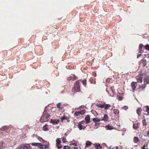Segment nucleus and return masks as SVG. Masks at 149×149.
<instances>
[{
    "instance_id": "obj_16",
    "label": "nucleus",
    "mask_w": 149,
    "mask_h": 149,
    "mask_svg": "<svg viewBox=\"0 0 149 149\" xmlns=\"http://www.w3.org/2000/svg\"><path fill=\"white\" fill-rule=\"evenodd\" d=\"M90 116L87 115L85 118V120L86 122V123L87 124L90 122Z\"/></svg>"
},
{
    "instance_id": "obj_18",
    "label": "nucleus",
    "mask_w": 149,
    "mask_h": 149,
    "mask_svg": "<svg viewBox=\"0 0 149 149\" xmlns=\"http://www.w3.org/2000/svg\"><path fill=\"white\" fill-rule=\"evenodd\" d=\"M108 120V117L107 114H105L103 119H101V120H103L104 121H107Z\"/></svg>"
},
{
    "instance_id": "obj_43",
    "label": "nucleus",
    "mask_w": 149,
    "mask_h": 149,
    "mask_svg": "<svg viewBox=\"0 0 149 149\" xmlns=\"http://www.w3.org/2000/svg\"><path fill=\"white\" fill-rule=\"evenodd\" d=\"M123 109L125 110H126L128 109V107L127 106H124L123 107Z\"/></svg>"
},
{
    "instance_id": "obj_20",
    "label": "nucleus",
    "mask_w": 149,
    "mask_h": 149,
    "mask_svg": "<svg viewBox=\"0 0 149 149\" xmlns=\"http://www.w3.org/2000/svg\"><path fill=\"white\" fill-rule=\"evenodd\" d=\"M90 81L92 84H95L96 81L95 79H94L93 78H91L90 79Z\"/></svg>"
},
{
    "instance_id": "obj_11",
    "label": "nucleus",
    "mask_w": 149,
    "mask_h": 149,
    "mask_svg": "<svg viewBox=\"0 0 149 149\" xmlns=\"http://www.w3.org/2000/svg\"><path fill=\"white\" fill-rule=\"evenodd\" d=\"M143 75L142 74L139 75L137 77L138 81L139 82H141L143 78Z\"/></svg>"
},
{
    "instance_id": "obj_59",
    "label": "nucleus",
    "mask_w": 149,
    "mask_h": 149,
    "mask_svg": "<svg viewBox=\"0 0 149 149\" xmlns=\"http://www.w3.org/2000/svg\"><path fill=\"white\" fill-rule=\"evenodd\" d=\"M148 25H149V24H148Z\"/></svg>"
},
{
    "instance_id": "obj_9",
    "label": "nucleus",
    "mask_w": 149,
    "mask_h": 149,
    "mask_svg": "<svg viewBox=\"0 0 149 149\" xmlns=\"http://www.w3.org/2000/svg\"><path fill=\"white\" fill-rule=\"evenodd\" d=\"M5 143L3 141L0 142V149H4L6 147Z\"/></svg>"
},
{
    "instance_id": "obj_34",
    "label": "nucleus",
    "mask_w": 149,
    "mask_h": 149,
    "mask_svg": "<svg viewBox=\"0 0 149 149\" xmlns=\"http://www.w3.org/2000/svg\"><path fill=\"white\" fill-rule=\"evenodd\" d=\"M63 149H70V147L68 146H65Z\"/></svg>"
},
{
    "instance_id": "obj_52",
    "label": "nucleus",
    "mask_w": 149,
    "mask_h": 149,
    "mask_svg": "<svg viewBox=\"0 0 149 149\" xmlns=\"http://www.w3.org/2000/svg\"><path fill=\"white\" fill-rule=\"evenodd\" d=\"M73 145H74V146H76L77 145V144L76 143H73Z\"/></svg>"
},
{
    "instance_id": "obj_12",
    "label": "nucleus",
    "mask_w": 149,
    "mask_h": 149,
    "mask_svg": "<svg viewBox=\"0 0 149 149\" xmlns=\"http://www.w3.org/2000/svg\"><path fill=\"white\" fill-rule=\"evenodd\" d=\"M105 105V102H103V104H98L97 103L96 104V106L98 107L101 108H104Z\"/></svg>"
},
{
    "instance_id": "obj_23",
    "label": "nucleus",
    "mask_w": 149,
    "mask_h": 149,
    "mask_svg": "<svg viewBox=\"0 0 149 149\" xmlns=\"http://www.w3.org/2000/svg\"><path fill=\"white\" fill-rule=\"evenodd\" d=\"M106 127H108V130H111L113 129V127L110 125H108L106 126Z\"/></svg>"
},
{
    "instance_id": "obj_55",
    "label": "nucleus",
    "mask_w": 149,
    "mask_h": 149,
    "mask_svg": "<svg viewBox=\"0 0 149 149\" xmlns=\"http://www.w3.org/2000/svg\"><path fill=\"white\" fill-rule=\"evenodd\" d=\"M149 115L148 113V114H146V115Z\"/></svg>"
},
{
    "instance_id": "obj_10",
    "label": "nucleus",
    "mask_w": 149,
    "mask_h": 149,
    "mask_svg": "<svg viewBox=\"0 0 149 149\" xmlns=\"http://www.w3.org/2000/svg\"><path fill=\"white\" fill-rule=\"evenodd\" d=\"M59 120H53L51 119L50 122L54 124H57L59 122Z\"/></svg>"
},
{
    "instance_id": "obj_46",
    "label": "nucleus",
    "mask_w": 149,
    "mask_h": 149,
    "mask_svg": "<svg viewBox=\"0 0 149 149\" xmlns=\"http://www.w3.org/2000/svg\"><path fill=\"white\" fill-rule=\"evenodd\" d=\"M93 76H94V77H96L97 76V74L95 72H93Z\"/></svg>"
},
{
    "instance_id": "obj_22",
    "label": "nucleus",
    "mask_w": 149,
    "mask_h": 149,
    "mask_svg": "<svg viewBox=\"0 0 149 149\" xmlns=\"http://www.w3.org/2000/svg\"><path fill=\"white\" fill-rule=\"evenodd\" d=\"M142 111V109L141 108H139L137 110V113L139 116H140L141 114V112Z\"/></svg>"
},
{
    "instance_id": "obj_7",
    "label": "nucleus",
    "mask_w": 149,
    "mask_h": 149,
    "mask_svg": "<svg viewBox=\"0 0 149 149\" xmlns=\"http://www.w3.org/2000/svg\"><path fill=\"white\" fill-rule=\"evenodd\" d=\"M77 77L74 74H71L70 77H68L67 80L69 81H70L71 80H74L77 79Z\"/></svg>"
},
{
    "instance_id": "obj_37",
    "label": "nucleus",
    "mask_w": 149,
    "mask_h": 149,
    "mask_svg": "<svg viewBox=\"0 0 149 149\" xmlns=\"http://www.w3.org/2000/svg\"><path fill=\"white\" fill-rule=\"evenodd\" d=\"M38 139L40 141L42 142L44 141V140H43L41 137H38Z\"/></svg>"
},
{
    "instance_id": "obj_24",
    "label": "nucleus",
    "mask_w": 149,
    "mask_h": 149,
    "mask_svg": "<svg viewBox=\"0 0 149 149\" xmlns=\"http://www.w3.org/2000/svg\"><path fill=\"white\" fill-rule=\"evenodd\" d=\"M91 142L88 141L86 143V146L85 147H87L88 146H91Z\"/></svg>"
},
{
    "instance_id": "obj_30",
    "label": "nucleus",
    "mask_w": 149,
    "mask_h": 149,
    "mask_svg": "<svg viewBox=\"0 0 149 149\" xmlns=\"http://www.w3.org/2000/svg\"><path fill=\"white\" fill-rule=\"evenodd\" d=\"M82 83L83 85L85 86H86V79H85L82 81Z\"/></svg>"
},
{
    "instance_id": "obj_49",
    "label": "nucleus",
    "mask_w": 149,
    "mask_h": 149,
    "mask_svg": "<svg viewBox=\"0 0 149 149\" xmlns=\"http://www.w3.org/2000/svg\"><path fill=\"white\" fill-rule=\"evenodd\" d=\"M48 145H45L44 147H45V148H47V147H48Z\"/></svg>"
},
{
    "instance_id": "obj_29",
    "label": "nucleus",
    "mask_w": 149,
    "mask_h": 149,
    "mask_svg": "<svg viewBox=\"0 0 149 149\" xmlns=\"http://www.w3.org/2000/svg\"><path fill=\"white\" fill-rule=\"evenodd\" d=\"M133 127L135 129H137V128H138V127H139L138 126V124H134L133 125Z\"/></svg>"
},
{
    "instance_id": "obj_45",
    "label": "nucleus",
    "mask_w": 149,
    "mask_h": 149,
    "mask_svg": "<svg viewBox=\"0 0 149 149\" xmlns=\"http://www.w3.org/2000/svg\"><path fill=\"white\" fill-rule=\"evenodd\" d=\"M143 46H144L142 44H141L139 45V48H140V49L142 48Z\"/></svg>"
},
{
    "instance_id": "obj_42",
    "label": "nucleus",
    "mask_w": 149,
    "mask_h": 149,
    "mask_svg": "<svg viewBox=\"0 0 149 149\" xmlns=\"http://www.w3.org/2000/svg\"><path fill=\"white\" fill-rule=\"evenodd\" d=\"M62 140L63 142L64 143H65L67 141L66 139L65 138H63Z\"/></svg>"
},
{
    "instance_id": "obj_40",
    "label": "nucleus",
    "mask_w": 149,
    "mask_h": 149,
    "mask_svg": "<svg viewBox=\"0 0 149 149\" xmlns=\"http://www.w3.org/2000/svg\"><path fill=\"white\" fill-rule=\"evenodd\" d=\"M146 110L148 113H149V106H147L146 107Z\"/></svg>"
},
{
    "instance_id": "obj_21",
    "label": "nucleus",
    "mask_w": 149,
    "mask_h": 149,
    "mask_svg": "<svg viewBox=\"0 0 149 149\" xmlns=\"http://www.w3.org/2000/svg\"><path fill=\"white\" fill-rule=\"evenodd\" d=\"M110 107H111V105L110 104H105V106H104V108L106 110H107Z\"/></svg>"
},
{
    "instance_id": "obj_8",
    "label": "nucleus",
    "mask_w": 149,
    "mask_h": 149,
    "mask_svg": "<svg viewBox=\"0 0 149 149\" xmlns=\"http://www.w3.org/2000/svg\"><path fill=\"white\" fill-rule=\"evenodd\" d=\"M61 120L62 122L64 120H66L68 122H70L69 118L68 117L65 116H62L61 118Z\"/></svg>"
},
{
    "instance_id": "obj_31",
    "label": "nucleus",
    "mask_w": 149,
    "mask_h": 149,
    "mask_svg": "<svg viewBox=\"0 0 149 149\" xmlns=\"http://www.w3.org/2000/svg\"><path fill=\"white\" fill-rule=\"evenodd\" d=\"M138 139L136 137H135L134 139V141L135 143H137L138 141Z\"/></svg>"
},
{
    "instance_id": "obj_54",
    "label": "nucleus",
    "mask_w": 149,
    "mask_h": 149,
    "mask_svg": "<svg viewBox=\"0 0 149 149\" xmlns=\"http://www.w3.org/2000/svg\"><path fill=\"white\" fill-rule=\"evenodd\" d=\"M142 74H144V75H145V74H144V73H143Z\"/></svg>"
},
{
    "instance_id": "obj_32",
    "label": "nucleus",
    "mask_w": 149,
    "mask_h": 149,
    "mask_svg": "<svg viewBox=\"0 0 149 149\" xmlns=\"http://www.w3.org/2000/svg\"><path fill=\"white\" fill-rule=\"evenodd\" d=\"M142 123L143 124V125L144 126H146L147 125V124L146 123V119L145 118L142 121Z\"/></svg>"
},
{
    "instance_id": "obj_51",
    "label": "nucleus",
    "mask_w": 149,
    "mask_h": 149,
    "mask_svg": "<svg viewBox=\"0 0 149 149\" xmlns=\"http://www.w3.org/2000/svg\"><path fill=\"white\" fill-rule=\"evenodd\" d=\"M141 54H139L138 55V56H137V58H138L140 56H141Z\"/></svg>"
},
{
    "instance_id": "obj_53",
    "label": "nucleus",
    "mask_w": 149,
    "mask_h": 149,
    "mask_svg": "<svg viewBox=\"0 0 149 149\" xmlns=\"http://www.w3.org/2000/svg\"><path fill=\"white\" fill-rule=\"evenodd\" d=\"M149 136V130L148 131V132L147 136Z\"/></svg>"
},
{
    "instance_id": "obj_5",
    "label": "nucleus",
    "mask_w": 149,
    "mask_h": 149,
    "mask_svg": "<svg viewBox=\"0 0 149 149\" xmlns=\"http://www.w3.org/2000/svg\"><path fill=\"white\" fill-rule=\"evenodd\" d=\"M56 146L58 149H61L62 148V146L61 144V141L60 138H57L56 140Z\"/></svg>"
},
{
    "instance_id": "obj_50",
    "label": "nucleus",
    "mask_w": 149,
    "mask_h": 149,
    "mask_svg": "<svg viewBox=\"0 0 149 149\" xmlns=\"http://www.w3.org/2000/svg\"><path fill=\"white\" fill-rule=\"evenodd\" d=\"M73 149H78V148L76 147H74Z\"/></svg>"
},
{
    "instance_id": "obj_56",
    "label": "nucleus",
    "mask_w": 149,
    "mask_h": 149,
    "mask_svg": "<svg viewBox=\"0 0 149 149\" xmlns=\"http://www.w3.org/2000/svg\"><path fill=\"white\" fill-rule=\"evenodd\" d=\"M111 109V110H113V108H112Z\"/></svg>"
},
{
    "instance_id": "obj_2",
    "label": "nucleus",
    "mask_w": 149,
    "mask_h": 149,
    "mask_svg": "<svg viewBox=\"0 0 149 149\" xmlns=\"http://www.w3.org/2000/svg\"><path fill=\"white\" fill-rule=\"evenodd\" d=\"M80 81H81L80 80H78L75 82L73 88L72 90L73 92H80L81 91L80 83L79 82Z\"/></svg>"
},
{
    "instance_id": "obj_1",
    "label": "nucleus",
    "mask_w": 149,
    "mask_h": 149,
    "mask_svg": "<svg viewBox=\"0 0 149 149\" xmlns=\"http://www.w3.org/2000/svg\"><path fill=\"white\" fill-rule=\"evenodd\" d=\"M46 109V107L45 108L42 117L40 119V121L41 123L48 121L50 119V115L48 111V110Z\"/></svg>"
},
{
    "instance_id": "obj_14",
    "label": "nucleus",
    "mask_w": 149,
    "mask_h": 149,
    "mask_svg": "<svg viewBox=\"0 0 149 149\" xmlns=\"http://www.w3.org/2000/svg\"><path fill=\"white\" fill-rule=\"evenodd\" d=\"M95 148L96 149H100L102 148L100 144L95 143L94 144Z\"/></svg>"
},
{
    "instance_id": "obj_47",
    "label": "nucleus",
    "mask_w": 149,
    "mask_h": 149,
    "mask_svg": "<svg viewBox=\"0 0 149 149\" xmlns=\"http://www.w3.org/2000/svg\"><path fill=\"white\" fill-rule=\"evenodd\" d=\"M59 109L58 110L60 111V110L63 109V107H60L59 108Z\"/></svg>"
},
{
    "instance_id": "obj_19",
    "label": "nucleus",
    "mask_w": 149,
    "mask_h": 149,
    "mask_svg": "<svg viewBox=\"0 0 149 149\" xmlns=\"http://www.w3.org/2000/svg\"><path fill=\"white\" fill-rule=\"evenodd\" d=\"M24 149H31V147L29 145L27 144L24 146Z\"/></svg>"
},
{
    "instance_id": "obj_44",
    "label": "nucleus",
    "mask_w": 149,
    "mask_h": 149,
    "mask_svg": "<svg viewBox=\"0 0 149 149\" xmlns=\"http://www.w3.org/2000/svg\"><path fill=\"white\" fill-rule=\"evenodd\" d=\"M143 50H142V48L140 49V48H139V52H140L141 53H142V52H143Z\"/></svg>"
},
{
    "instance_id": "obj_58",
    "label": "nucleus",
    "mask_w": 149,
    "mask_h": 149,
    "mask_svg": "<svg viewBox=\"0 0 149 149\" xmlns=\"http://www.w3.org/2000/svg\"><path fill=\"white\" fill-rule=\"evenodd\" d=\"M148 28H149V26H148Z\"/></svg>"
},
{
    "instance_id": "obj_41",
    "label": "nucleus",
    "mask_w": 149,
    "mask_h": 149,
    "mask_svg": "<svg viewBox=\"0 0 149 149\" xmlns=\"http://www.w3.org/2000/svg\"><path fill=\"white\" fill-rule=\"evenodd\" d=\"M61 104V103H58L56 104L57 108H59L60 107Z\"/></svg>"
},
{
    "instance_id": "obj_39",
    "label": "nucleus",
    "mask_w": 149,
    "mask_h": 149,
    "mask_svg": "<svg viewBox=\"0 0 149 149\" xmlns=\"http://www.w3.org/2000/svg\"><path fill=\"white\" fill-rule=\"evenodd\" d=\"M38 143H32L31 144L33 146H37L38 145Z\"/></svg>"
},
{
    "instance_id": "obj_28",
    "label": "nucleus",
    "mask_w": 149,
    "mask_h": 149,
    "mask_svg": "<svg viewBox=\"0 0 149 149\" xmlns=\"http://www.w3.org/2000/svg\"><path fill=\"white\" fill-rule=\"evenodd\" d=\"M79 113L80 114L83 115L86 112V111L85 110H82L81 111H79Z\"/></svg>"
},
{
    "instance_id": "obj_6",
    "label": "nucleus",
    "mask_w": 149,
    "mask_h": 149,
    "mask_svg": "<svg viewBox=\"0 0 149 149\" xmlns=\"http://www.w3.org/2000/svg\"><path fill=\"white\" fill-rule=\"evenodd\" d=\"M93 120L94 122H95V126H97L100 124V121H101L100 119L94 118H93Z\"/></svg>"
},
{
    "instance_id": "obj_36",
    "label": "nucleus",
    "mask_w": 149,
    "mask_h": 149,
    "mask_svg": "<svg viewBox=\"0 0 149 149\" xmlns=\"http://www.w3.org/2000/svg\"><path fill=\"white\" fill-rule=\"evenodd\" d=\"M80 114L79 111L76 112L74 113V115L76 116H78Z\"/></svg>"
},
{
    "instance_id": "obj_48",
    "label": "nucleus",
    "mask_w": 149,
    "mask_h": 149,
    "mask_svg": "<svg viewBox=\"0 0 149 149\" xmlns=\"http://www.w3.org/2000/svg\"><path fill=\"white\" fill-rule=\"evenodd\" d=\"M6 133V132L4 130L3 131H2L1 133H2L3 134H5Z\"/></svg>"
},
{
    "instance_id": "obj_4",
    "label": "nucleus",
    "mask_w": 149,
    "mask_h": 149,
    "mask_svg": "<svg viewBox=\"0 0 149 149\" xmlns=\"http://www.w3.org/2000/svg\"><path fill=\"white\" fill-rule=\"evenodd\" d=\"M85 123V121L84 120H82L79 123L78 127L80 130H81L82 129L84 130L86 128V127L83 125H84Z\"/></svg>"
},
{
    "instance_id": "obj_57",
    "label": "nucleus",
    "mask_w": 149,
    "mask_h": 149,
    "mask_svg": "<svg viewBox=\"0 0 149 149\" xmlns=\"http://www.w3.org/2000/svg\"><path fill=\"white\" fill-rule=\"evenodd\" d=\"M116 148H118V147H116Z\"/></svg>"
},
{
    "instance_id": "obj_38",
    "label": "nucleus",
    "mask_w": 149,
    "mask_h": 149,
    "mask_svg": "<svg viewBox=\"0 0 149 149\" xmlns=\"http://www.w3.org/2000/svg\"><path fill=\"white\" fill-rule=\"evenodd\" d=\"M118 99L119 101L122 100L123 99V97L121 96H118Z\"/></svg>"
},
{
    "instance_id": "obj_17",
    "label": "nucleus",
    "mask_w": 149,
    "mask_h": 149,
    "mask_svg": "<svg viewBox=\"0 0 149 149\" xmlns=\"http://www.w3.org/2000/svg\"><path fill=\"white\" fill-rule=\"evenodd\" d=\"M48 125L47 124L44 125L42 127V130L44 131H47L49 130V127H48Z\"/></svg>"
},
{
    "instance_id": "obj_35",
    "label": "nucleus",
    "mask_w": 149,
    "mask_h": 149,
    "mask_svg": "<svg viewBox=\"0 0 149 149\" xmlns=\"http://www.w3.org/2000/svg\"><path fill=\"white\" fill-rule=\"evenodd\" d=\"M145 48L146 49L149 50V45H146L145 46Z\"/></svg>"
},
{
    "instance_id": "obj_25",
    "label": "nucleus",
    "mask_w": 149,
    "mask_h": 149,
    "mask_svg": "<svg viewBox=\"0 0 149 149\" xmlns=\"http://www.w3.org/2000/svg\"><path fill=\"white\" fill-rule=\"evenodd\" d=\"M37 146L40 149H44L42 144L40 143H38V145H37Z\"/></svg>"
},
{
    "instance_id": "obj_33",
    "label": "nucleus",
    "mask_w": 149,
    "mask_h": 149,
    "mask_svg": "<svg viewBox=\"0 0 149 149\" xmlns=\"http://www.w3.org/2000/svg\"><path fill=\"white\" fill-rule=\"evenodd\" d=\"M24 146L22 145H20L17 147L16 149H22V148L24 147Z\"/></svg>"
},
{
    "instance_id": "obj_13",
    "label": "nucleus",
    "mask_w": 149,
    "mask_h": 149,
    "mask_svg": "<svg viewBox=\"0 0 149 149\" xmlns=\"http://www.w3.org/2000/svg\"><path fill=\"white\" fill-rule=\"evenodd\" d=\"M131 87L132 88L133 91H134L136 88L137 85V83L136 82H132L131 84Z\"/></svg>"
},
{
    "instance_id": "obj_26",
    "label": "nucleus",
    "mask_w": 149,
    "mask_h": 149,
    "mask_svg": "<svg viewBox=\"0 0 149 149\" xmlns=\"http://www.w3.org/2000/svg\"><path fill=\"white\" fill-rule=\"evenodd\" d=\"M113 113L116 115H118L119 114V111L117 109H114L113 111Z\"/></svg>"
},
{
    "instance_id": "obj_3",
    "label": "nucleus",
    "mask_w": 149,
    "mask_h": 149,
    "mask_svg": "<svg viewBox=\"0 0 149 149\" xmlns=\"http://www.w3.org/2000/svg\"><path fill=\"white\" fill-rule=\"evenodd\" d=\"M106 91L111 97H113L114 95L116 94L115 87L113 86L111 87L110 88H107Z\"/></svg>"
},
{
    "instance_id": "obj_15",
    "label": "nucleus",
    "mask_w": 149,
    "mask_h": 149,
    "mask_svg": "<svg viewBox=\"0 0 149 149\" xmlns=\"http://www.w3.org/2000/svg\"><path fill=\"white\" fill-rule=\"evenodd\" d=\"M144 83L145 84L149 83V76H147L144 79Z\"/></svg>"
},
{
    "instance_id": "obj_27",
    "label": "nucleus",
    "mask_w": 149,
    "mask_h": 149,
    "mask_svg": "<svg viewBox=\"0 0 149 149\" xmlns=\"http://www.w3.org/2000/svg\"><path fill=\"white\" fill-rule=\"evenodd\" d=\"M142 63L144 66H145L146 65L147 63V61L146 60L143 59L142 60Z\"/></svg>"
}]
</instances>
